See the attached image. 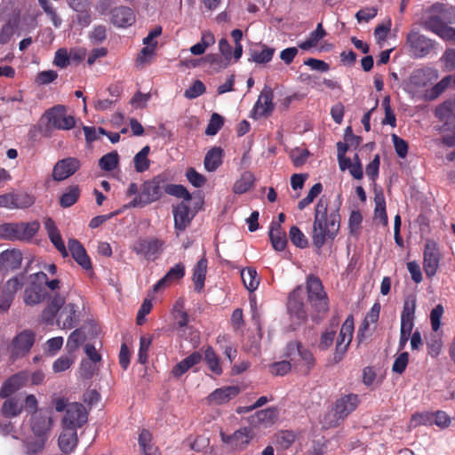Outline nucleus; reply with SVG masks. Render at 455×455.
<instances>
[{
	"label": "nucleus",
	"mask_w": 455,
	"mask_h": 455,
	"mask_svg": "<svg viewBox=\"0 0 455 455\" xmlns=\"http://www.w3.org/2000/svg\"><path fill=\"white\" fill-rule=\"evenodd\" d=\"M251 428L243 427H240L233 434H226L220 431V436L221 442L226 444L233 451H242L247 448L253 438Z\"/></svg>",
	"instance_id": "obj_9"
},
{
	"label": "nucleus",
	"mask_w": 455,
	"mask_h": 455,
	"mask_svg": "<svg viewBox=\"0 0 455 455\" xmlns=\"http://www.w3.org/2000/svg\"><path fill=\"white\" fill-rule=\"evenodd\" d=\"M224 124L223 117L217 114L213 113L211 116L210 122L206 127L205 134L213 136L218 133V132L221 129Z\"/></svg>",
	"instance_id": "obj_62"
},
{
	"label": "nucleus",
	"mask_w": 455,
	"mask_h": 455,
	"mask_svg": "<svg viewBox=\"0 0 455 455\" xmlns=\"http://www.w3.org/2000/svg\"><path fill=\"white\" fill-rule=\"evenodd\" d=\"M359 398L355 394H348L339 398L335 403V415L338 419H344L358 406Z\"/></svg>",
	"instance_id": "obj_20"
},
{
	"label": "nucleus",
	"mask_w": 455,
	"mask_h": 455,
	"mask_svg": "<svg viewBox=\"0 0 455 455\" xmlns=\"http://www.w3.org/2000/svg\"><path fill=\"white\" fill-rule=\"evenodd\" d=\"M354 329V317L349 315L344 321L337 339L335 352L333 355V360L335 363H339L343 359L352 341Z\"/></svg>",
	"instance_id": "obj_11"
},
{
	"label": "nucleus",
	"mask_w": 455,
	"mask_h": 455,
	"mask_svg": "<svg viewBox=\"0 0 455 455\" xmlns=\"http://www.w3.org/2000/svg\"><path fill=\"white\" fill-rule=\"evenodd\" d=\"M433 12L443 13V18L446 22L455 24V7H447L443 4H435L431 6Z\"/></svg>",
	"instance_id": "obj_57"
},
{
	"label": "nucleus",
	"mask_w": 455,
	"mask_h": 455,
	"mask_svg": "<svg viewBox=\"0 0 455 455\" xmlns=\"http://www.w3.org/2000/svg\"><path fill=\"white\" fill-rule=\"evenodd\" d=\"M66 302V297L60 293L53 294L50 297L46 307L42 312V319L51 323L54 320L57 314L59 318L57 320L58 325L62 329H72L76 322L77 307L73 303Z\"/></svg>",
	"instance_id": "obj_2"
},
{
	"label": "nucleus",
	"mask_w": 455,
	"mask_h": 455,
	"mask_svg": "<svg viewBox=\"0 0 455 455\" xmlns=\"http://www.w3.org/2000/svg\"><path fill=\"white\" fill-rule=\"evenodd\" d=\"M215 44V36L211 31H204L201 40L190 47L189 51L193 55H202L206 49Z\"/></svg>",
	"instance_id": "obj_38"
},
{
	"label": "nucleus",
	"mask_w": 455,
	"mask_h": 455,
	"mask_svg": "<svg viewBox=\"0 0 455 455\" xmlns=\"http://www.w3.org/2000/svg\"><path fill=\"white\" fill-rule=\"evenodd\" d=\"M406 44L412 56L424 58L435 50L436 43L419 31L411 29L406 36Z\"/></svg>",
	"instance_id": "obj_6"
},
{
	"label": "nucleus",
	"mask_w": 455,
	"mask_h": 455,
	"mask_svg": "<svg viewBox=\"0 0 455 455\" xmlns=\"http://www.w3.org/2000/svg\"><path fill=\"white\" fill-rule=\"evenodd\" d=\"M111 21L118 28L130 27L135 22V14L130 7H116L111 11Z\"/></svg>",
	"instance_id": "obj_26"
},
{
	"label": "nucleus",
	"mask_w": 455,
	"mask_h": 455,
	"mask_svg": "<svg viewBox=\"0 0 455 455\" xmlns=\"http://www.w3.org/2000/svg\"><path fill=\"white\" fill-rule=\"evenodd\" d=\"M85 340V335L81 329H76L71 332L67 340V348L69 352L76 351Z\"/></svg>",
	"instance_id": "obj_55"
},
{
	"label": "nucleus",
	"mask_w": 455,
	"mask_h": 455,
	"mask_svg": "<svg viewBox=\"0 0 455 455\" xmlns=\"http://www.w3.org/2000/svg\"><path fill=\"white\" fill-rule=\"evenodd\" d=\"M80 196L78 186H70L60 198V204L63 208H68L75 204Z\"/></svg>",
	"instance_id": "obj_47"
},
{
	"label": "nucleus",
	"mask_w": 455,
	"mask_h": 455,
	"mask_svg": "<svg viewBox=\"0 0 455 455\" xmlns=\"http://www.w3.org/2000/svg\"><path fill=\"white\" fill-rule=\"evenodd\" d=\"M22 242H30L39 231L40 223L38 220L30 222H18Z\"/></svg>",
	"instance_id": "obj_40"
},
{
	"label": "nucleus",
	"mask_w": 455,
	"mask_h": 455,
	"mask_svg": "<svg viewBox=\"0 0 455 455\" xmlns=\"http://www.w3.org/2000/svg\"><path fill=\"white\" fill-rule=\"evenodd\" d=\"M21 283L17 277L7 281L5 287L0 294V310L7 311L14 299V294L20 289Z\"/></svg>",
	"instance_id": "obj_27"
},
{
	"label": "nucleus",
	"mask_w": 455,
	"mask_h": 455,
	"mask_svg": "<svg viewBox=\"0 0 455 455\" xmlns=\"http://www.w3.org/2000/svg\"><path fill=\"white\" fill-rule=\"evenodd\" d=\"M206 91L204 84L200 80H195L193 84L185 91L184 96L188 100L196 99Z\"/></svg>",
	"instance_id": "obj_61"
},
{
	"label": "nucleus",
	"mask_w": 455,
	"mask_h": 455,
	"mask_svg": "<svg viewBox=\"0 0 455 455\" xmlns=\"http://www.w3.org/2000/svg\"><path fill=\"white\" fill-rule=\"evenodd\" d=\"M47 437H37L36 439L28 440L25 443L28 455H36L44 449Z\"/></svg>",
	"instance_id": "obj_54"
},
{
	"label": "nucleus",
	"mask_w": 455,
	"mask_h": 455,
	"mask_svg": "<svg viewBox=\"0 0 455 455\" xmlns=\"http://www.w3.org/2000/svg\"><path fill=\"white\" fill-rule=\"evenodd\" d=\"M43 118H45L46 128L48 130H70L75 126V118L70 115H67L66 107L63 105H56L47 109Z\"/></svg>",
	"instance_id": "obj_7"
},
{
	"label": "nucleus",
	"mask_w": 455,
	"mask_h": 455,
	"mask_svg": "<svg viewBox=\"0 0 455 455\" xmlns=\"http://www.w3.org/2000/svg\"><path fill=\"white\" fill-rule=\"evenodd\" d=\"M52 427V419L44 412H36L31 417V429L36 437H47Z\"/></svg>",
	"instance_id": "obj_22"
},
{
	"label": "nucleus",
	"mask_w": 455,
	"mask_h": 455,
	"mask_svg": "<svg viewBox=\"0 0 455 455\" xmlns=\"http://www.w3.org/2000/svg\"><path fill=\"white\" fill-rule=\"evenodd\" d=\"M204 359L208 368L216 375L220 376L222 373V368L220 363V358L212 347H207L204 351Z\"/></svg>",
	"instance_id": "obj_44"
},
{
	"label": "nucleus",
	"mask_w": 455,
	"mask_h": 455,
	"mask_svg": "<svg viewBox=\"0 0 455 455\" xmlns=\"http://www.w3.org/2000/svg\"><path fill=\"white\" fill-rule=\"evenodd\" d=\"M174 217V228L177 235L183 232L191 223L195 214L192 213L190 207L185 202H181L172 210Z\"/></svg>",
	"instance_id": "obj_17"
},
{
	"label": "nucleus",
	"mask_w": 455,
	"mask_h": 455,
	"mask_svg": "<svg viewBox=\"0 0 455 455\" xmlns=\"http://www.w3.org/2000/svg\"><path fill=\"white\" fill-rule=\"evenodd\" d=\"M241 278L246 289L250 291H254L259 284V278L255 268L246 267L241 271Z\"/></svg>",
	"instance_id": "obj_41"
},
{
	"label": "nucleus",
	"mask_w": 455,
	"mask_h": 455,
	"mask_svg": "<svg viewBox=\"0 0 455 455\" xmlns=\"http://www.w3.org/2000/svg\"><path fill=\"white\" fill-rule=\"evenodd\" d=\"M253 182L254 175L251 172H245L234 184L233 191L235 194H243L252 187Z\"/></svg>",
	"instance_id": "obj_46"
},
{
	"label": "nucleus",
	"mask_w": 455,
	"mask_h": 455,
	"mask_svg": "<svg viewBox=\"0 0 455 455\" xmlns=\"http://www.w3.org/2000/svg\"><path fill=\"white\" fill-rule=\"evenodd\" d=\"M30 372L28 371H20L7 378L0 387V398L13 395L21 388L27 387L29 383Z\"/></svg>",
	"instance_id": "obj_15"
},
{
	"label": "nucleus",
	"mask_w": 455,
	"mask_h": 455,
	"mask_svg": "<svg viewBox=\"0 0 455 455\" xmlns=\"http://www.w3.org/2000/svg\"><path fill=\"white\" fill-rule=\"evenodd\" d=\"M291 368H293V365L291 359L289 361L283 360L272 363L269 366V371L275 376H283L291 371Z\"/></svg>",
	"instance_id": "obj_58"
},
{
	"label": "nucleus",
	"mask_w": 455,
	"mask_h": 455,
	"mask_svg": "<svg viewBox=\"0 0 455 455\" xmlns=\"http://www.w3.org/2000/svg\"><path fill=\"white\" fill-rule=\"evenodd\" d=\"M119 164V155L116 151L109 152L99 160V166L101 170L111 172L115 170Z\"/></svg>",
	"instance_id": "obj_48"
},
{
	"label": "nucleus",
	"mask_w": 455,
	"mask_h": 455,
	"mask_svg": "<svg viewBox=\"0 0 455 455\" xmlns=\"http://www.w3.org/2000/svg\"><path fill=\"white\" fill-rule=\"evenodd\" d=\"M202 61L208 63L216 72L227 68L230 64L229 61L225 60L221 55L216 53L207 54L205 57L202 58Z\"/></svg>",
	"instance_id": "obj_50"
},
{
	"label": "nucleus",
	"mask_w": 455,
	"mask_h": 455,
	"mask_svg": "<svg viewBox=\"0 0 455 455\" xmlns=\"http://www.w3.org/2000/svg\"><path fill=\"white\" fill-rule=\"evenodd\" d=\"M81 167V162L76 157H67L59 160L52 170V179L62 181L75 174Z\"/></svg>",
	"instance_id": "obj_16"
},
{
	"label": "nucleus",
	"mask_w": 455,
	"mask_h": 455,
	"mask_svg": "<svg viewBox=\"0 0 455 455\" xmlns=\"http://www.w3.org/2000/svg\"><path fill=\"white\" fill-rule=\"evenodd\" d=\"M307 300L318 315H325L329 309V298L320 278L310 275L307 277Z\"/></svg>",
	"instance_id": "obj_5"
},
{
	"label": "nucleus",
	"mask_w": 455,
	"mask_h": 455,
	"mask_svg": "<svg viewBox=\"0 0 455 455\" xmlns=\"http://www.w3.org/2000/svg\"><path fill=\"white\" fill-rule=\"evenodd\" d=\"M429 12L430 15L423 21L422 25L427 30L440 36L447 26L443 13L433 12L431 8L429 9Z\"/></svg>",
	"instance_id": "obj_34"
},
{
	"label": "nucleus",
	"mask_w": 455,
	"mask_h": 455,
	"mask_svg": "<svg viewBox=\"0 0 455 455\" xmlns=\"http://www.w3.org/2000/svg\"><path fill=\"white\" fill-rule=\"evenodd\" d=\"M36 334L31 330H24L19 332L12 340L9 351L11 358L16 360L25 356L34 346Z\"/></svg>",
	"instance_id": "obj_10"
},
{
	"label": "nucleus",
	"mask_w": 455,
	"mask_h": 455,
	"mask_svg": "<svg viewBox=\"0 0 455 455\" xmlns=\"http://www.w3.org/2000/svg\"><path fill=\"white\" fill-rule=\"evenodd\" d=\"M164 192L170 196H173L178 198H183L186 201L191 200V195L182 185L165 183Z\"/></svg>",
	"instance_id": "obj_52"
},
{
	"label": "nucleus",
	"mask_w": 455,
	"mask_h": 455,
	"mask_svg": "<svg viewBox=\"0 0 455 455\" xmlns=\"http://www.w3.org/2000/svg\"><path fill=\"white\" fill-rule=\"evenodd\" d=\"M435 116L441 122H443V131H448L451 125H455V114L451 101H444L440 104L435 110Z\"/></svg>",
	"instance_id": "obj_29"
},
{
	"label": "nucleus",
	"mask_w": 455,
	"mask_h": 455,
	"mask_svg": "<svg viewBox=\"0 0 455 455\" xmlns=\"http://www.w3.org/2000/svg\"><path fill=\"white\" fill-rule=\"evenodd\" d=\"M323 190V186L321 183H315L307 193V196L301 199L298 204V208L299 210L305 209L307 205H309L315 197H317Z\"/></svg>",
	"instance_id": "obj_59"
},
{
	"label": "nucleus",
	"mask_w": 455,
	"mask_h": 455,
	"mask_svg": "<svg viewBox=\"0 0 455 455\" xmlns=\"http://www.w3.org/2000/svg\"><path fill=\"white\" fill-rule=\"evenodd\" d=\"M285 355L292 362L294 371L301 375H308L316 364L313 353L299 340L286 345Z\"/></svg>",
	"instance_id": "obj_4"
},
{
	"label": "nucleus",
	"mask_w": 455,
	"mask_h": 455,
	"mask_svg": "<svg viewBox=\"0 0 455 455\" xmlns=\"http://www.w3.org/2000/svg\"><path fill=\"white\" fill-rule=\"evenodd\" d=\"M279 411L275 407H268L258 411L249 418L250 424L254 427H269L278 419Z\"/></svg>",
	"instance_id": "obj_18"
},
{
	"label": "nucleus",
	"mask_w": 455,
	"mask_h": 455,
	"mask_svg": "<svg viewBox=\"0 0 455 455\" xmlns=\"http://www.w3.org/2000/svg\"><path fill=\"white\" fill-rule=\"evenodd\" d=\"M18 222L0 225V238L10 241H21Z\"/></svg>",
	"instance_id": "obj_42"
},
{
	"label": "nucleus",
	"mask_w": 455,
	"mask_h": 455,
	"mask_svg": "<svg viewBox=\"0 0 455 455\" xmlns=\"http://www.w3.org/2000/svg\"><path fill=\"white\" fill-rule=\"evenodd\" d=\"M40 6L44 9V12L50 17L55 27H59L61 24V19L57 14L55 9L51 4L49 0H38Z\"/></svg>",
	"instance_id": "obj_63"
},
{
	"label": "nucleus",
	"mask_w": 455,
	"mask_h": 455,
	"mask_svg": "<svg viewBox=\"0 0 455 455\" xmlns=\"http://www.w3.org/2000/svg\"><path fill=\"white\" fill-rule=\"evenodd\" d=\"M432 69L428 68L415 69L409 77V84L413 88L427 86L432 79Z\"/></svg>",
	"instance_id": "obj_37"
},
{
	"label": "nucleus",
	"mask_w": 455,
	"mask_h": 455,
	"mask_svg": "<svg viewBox=\"0 0 455 455\" xmlns=\"http://www.w3.org/2000/svg\"><path fill=\"white\" fill-rule=\"evenodd\" d=\"M273 92L271 89L264 90L258 98L253 108V117L259 118L269 116L274 110Z\"/></svg>",
	"instance_id": "obj_23"
},
{
	"label": "nucleus",
	"mask_w": 455,
	"mask_h": 455,
	"mask_svg": "<svg viewBox=\"0 0 455 455\" xmlns=\"http://www.w3.org/2000/svg\"><path fill=\"white\" fill-rule=\"evenodd\" d=\"M88 414L85 407L80 403H68L66 413L62 419V427L77 429L87 422Z\"/></svg>",
	"instance_id": "obj_12"
},
{
	"label": "nucleus",
	"mask_w": 455,
	"mask_h": 455,
	"mask_svg": "<svg viewBox=\"0 0 455 455\" xmlns=\"http://www.w3.org/2000/svg\"><path fill=\"white\" fill-rule=\"evenodd\" d=\"M207 259L204 256L196 264L193 269L192 280L194 283V289L197 292H201L204 287V282L207 273Z\"/></svg>",
	"instance_id": "obj_35"
},
{
	"label": "nucleus",
	"mask_w": 455,
	"mask_h": 455,
	"mask_svg": "<svg viewBox=\"0 0 455 455\" xmlns=\"http://www.w3.org/2000/svg\"><path fill=\"white\" fill-rule=\"evenodd\" d=\"M68 251L75 261L85 271H92V264L83 244L75 238L68 240Z\"/></svg>",
	"instance_id": "obj_19"
},
{
	"label": "nucleus",
	"mask_w": 455,
	"mask_h": 455,
	"mask_svg": "<svg viewBox=\"0 0 455 455\" xmlns=\"http://www.w3.org/2000/svg\"><path fill=\"white\" fill-rule=\"evenodd\" d=\"M185 275V266L182 263H178L171 267L167 273L158 280L153 286L154 291H158L172 283L181 280Z\"/></svg>",
	"instance_id": "obj_24"
},
{
	"label": "nucleus",
	"mask_w": 455,
	"mask_h": 455,
	"mask_svg": "<svg viewBox=\"0 0 455 455\" xmlns=\"http://www.w3.org/2000/svg\"><path fill=\"white\" fill-rule=\"evenodd\" d=\"M416 306V296L413 294L407 296L403 301L401 318L415 319Z\"/></svg>",
	"instance_id": "obj_51"
},
{
	"label": "nucleus",
	"mask_w": 455,
	"mask_h": 455,
	"mask_svg": "<svg viewBox=\"0 0 455 455\" xmlns=\"http://www.w3.org/2000/svg\"><path fill=\"white\" fill-rule=\"evenodd\" d=\"M444 309L441 304L436 305L430 313L431 327L434 331H437L441 326V319Z\"/></svg>",
	"instance_id": "obj_64"
},
{
	"label": "nucleus",
	"mask_w": 455,
	"mask_h": 455,
	"mask_svg": "<svg viewBox=\"0 0 455 455\" xmlns=\"http://www.w3.org/2000/svg\"><path fill=\"white\" fill-rule=\"evenodd\" d=\"M287 309L297 323H302L307 319V312L303 302V291L300 287L294 289L289 295Z\"/></svg>",
	"instance_id": "obj_14"
},
{
	"label": "nucleus",
	"mask_w": 455,
	"mask_h": 455,
	"mask_svg": "<svg viewBox=\"0 0 455 455\" xmlns=\"http://www.w3.org/2000/svg\"><path fill=\"white\" fill-rule=\"evenodd\" d=\"M35 279L37 280L41 283V285H44L45 289L48 288L49 290L53 291L54 294L58 293L57 291L60 290V284L59 279L49 280L47 275L44 272H38L35 274Z\"/></svg>",
	"instance_id": "obj_60"
},
{
	"label": "nucleus",
	"mask_w": 455,
	"mask_h": 455,
	"mask_svg": "<svg viewBox=\"0 0 455 455\" xmlns=\"http://www.w3.org/2000/svg\"><path fill=\"white\" fill-rule=\"evenodd\" d=\"M164 241L157 237L139 238L132 246V251L148 260L156 259L164 251Z\"/></svg>",
	"instance_id": "obj_8"
},
{
	"label": "nucleus",
	"mask_w": 455,
	"mask_h": 455,
	"mask_svg": "<svg viewBox=\"0 0 455 455\" xmlns=\"http://www.w3.org/2000/svg\"><path fill=\"white\" fill-rule=\"evenodd\" d=\"M47 295L45 287L34 278L25 289L23 299L26 305L36 306L43 302Z\"/></svg>",
	"instance_id": "obj_21"
},
{
	"label": "nucleus",
	"mask_w": 455,
	"mask_h": 455,
	"mask_svg": "<svg viewBox=\"0 0 455 455\" xmlns=\"http://www.w3.org/2000/svg\"><path fill=\"white\" fill-rule=\"evenodd\" d=\"M269 238L275 251H283L287 245L286 233L280 224L272 222L269 230Z\"/></svg>",
	"instance_id": "obj_33"
},
{
	"label": "nucleus",
	"mask_w": 455,
	"mask_h": 455,
	"mask_svg": "<svg viewBox=\"0 0 455 455\" xmlns=\"http://www.w3.org/2000/svg\"><path fill=\"white\" fill-rule=\"evenodd\" d=\"M380 312V304L376 302L371 307V310L367 313L362 326L360 327L357 334V338L361 341L363 337V331L367 330L370 323H375L378 322Z\"/></svg>",
	"instance_id": "obj_43"
},
{
	"label": "nucleus",
	"mask_w": 455,
	"mask_h": 455,
	"mask_svg": "<svg viewBox=\"0 0 455 455\" xmlns=\"http://www.w3.org/2000/svg\"><path fill=\"white\" fill-rule=\"evenodd\" d=\"M426 344L427 354L431 357L435 358L440 355L443 347V341L438 334L433 333L429 337H427L426 339Z\"/></svg>",
	"instance_id": "obj_49"
},
{
	"label": "nucleus",
	"mask_w": 455,
	"mask_h": 455,
	"mask_svg": "<svg viewBox=\"0 0 455 455\" xmlns=\"http://www.w3.org/2000/svg\"><path fill=\"white\" fill-rule=\"evenodd\" d=\"M291 242L297 247L304 249L308 245V240L303 232L297 227L292 226L289 231Z\"/></svg>",
	"instance_id": "obj_53"
},
{
	"label": "nucleus",
	"mask_w": 455,
	"mask_h": 455,
	"mask_svg": "<svg viewBox=\"0 0 455 455\" xmlns=\"http://www.w3.org/2000/svg\"><path fill=\"white\" fill-rule=\"evenodd\" d=\"M0 411L1 415L5 419H13L19 417L24 405L18 396L11 395L4 398Z\"/></svg>",
	"instance_id": "obj_28"
},
{
	"label": "nucleus",
	"mask_w": 455,
	"mask_h": 455,
	"mask_svg": "<svg viewBox=\"0 0 455 455\" xmlns=\"http://www.w3.org/2000/svg\"><path fill=\"white\" fill-rule=\"evenodd\" d=\"M224 152L220 147H213L205 155L204 164L208 172L216 171L223 163Z\"/></svg>",
	"instance_id": "obj_36"
},
{
	"label": "nucleus",
	"mask_w": 455,
	"mask_h": 455,
	"mask_svg": "<svg viewBox=\"0 0 455 455\" xmlns=\"http://www.w3.org/2000/svg\"><path fill=\"white\" fill-rule=\"evenodd\" d=\"M13 194V208L25 209L30 207L35 203L33 196L25 193H12Z\"/></svg>",
	"instance_id": "obj_56"
},
{
	"label": "nucleus",
	"mask_w": 455,
	"mask_h": 455,
	"mask_svg": "<svg viewBox=\"0 0 455 455\" xmlns=\"http://www.w3.org/2000/svg\"><path fill=\"white\" fill-rule=\"evenodd\" d=\"M77 429L63 428L58 439V445L60 451L68 454L72 452L78 443Z\"/></svg>",
	"instance_id": "obj_30"
},
{
	"label": "nucleus",
	"mask_w": 455,
	"mask_h": 455,
	"mask_svg": "<svg viewBox=\"0 0 455 455\" xmlns=\"http://www.w3.org/2000/svg\"><path fill=\"white\" fill-rule=\"evenodd\" d=\"M340 215L339 209L328 213V202L320 198L315 209L312 243L320 250L328 239L334 240L339 230Z\"/></svg>",
	"instance_id": "obj_1"
},
{
	"label": "nucleus",
	"mask_w": 455,
	"mask_h": 455,
	"mask_svg": "<svg viewBox=\"0 0 455 455\" xmlns=\"http://www.w3.org/2000/svg\"><path fill=\"white\" fill-rule=\"evenodd\" d=\"M150 152V147L145 146L141 148L140 152H138L133 158L134 168L137 172H144L148 171L150 167V160L148 159V155Z\"/></svg>",
	"instance_id": "obj_39"
},
{
	"label": "nucleus",
	"mask_w": 455,
	"mask_h": 455,
	"mask_svg": "<svg viewBox=\"0 0 455 455\" xmlns=\"http://www.w3.org/2000/svg\"><path fill=\"white\" fill-rule=\"evenodd\" d=\"M240 388L236 386H228L214 390L210 395L209 400L215 404H223L237 396Z\"/></svg>",
	"instance_id": "obj_31"
},
{
	"label": "nucleus",
	"mask_w": 455,
	"mask_h": 455,
	"mask_svg": "<svg viewBox=\"0 0 455 455\" xmlns=\"http://www.w3.org/2000/svg\"><path fill=\"white\" fill-rule=\"evenodd\" d=\"M375 209L374 218L379 220V221L387 226L388 223V218L386 211V202L382 193L377 194L374 197Z\"/></svg>",
	"instance_id": "obj_45"
},
{
	"label": "nucleus",
	"mask_w": 455,
	"mask_h": 455,
	"mask_svg": "<svg viewBox=\"0 0 455 455\" xmlns=\"http://www.w3.org/2000/svg\"><path fill=\"white\" fill-rule=\"evenodd\" d=\"M168 180L166 173H160L151 180H145L140 186V194L134 196L125 208L144 207L158 201L163 196Z\"/></svg>",
	"instance_id": "obj_3"
},
{
	"label": "nucleus",
	"mask_w": 455,
	"mask_h": 455,
	"mask_svg": "<svg viewBox=\"0 0 455 455\" xmlns=\"http://www.w3.org/2000/svg\"><path fill=\"white\" fill-rule=\"evenodd\" d=\"M275 52V48L269 47L267 44L261 43L255 44L249 49L250 57L248 60L256 64H267L272 60Z\"/></svg>",
	"instance_id": "obj_25"
},
{
	"label": "nucleus",
	"mask_w": 455,
	"mask_h": 455,
	"mask_svg": "<svg viewBox=\"0 0 455 455\" xmlns=\"http://www.w3.org/2000/svg\"><path fill=\"white\" fill-rule=\"evenodd\" d=\"M203 359V355L200 352L196 351L191 355L184 358L182 361L174 365L172 370V373L174 377L180 378L186 373L190 368L198 364Z\"/></svg>",
	"instance_id": "obj_32"
},
{
	"label": "nucleus",
	"mask_w": 455,
	"mask_h": 455,
	"mask_svg": "<svg viewBox=\"0 0 455 455\" xmlns=\"http://www.w3.org/2000/svg\"><path fill=\"white\" fill-rule=\"evenodd\" d=\"M441 260V253L437 244L433 241H427L423 251V269L427 278H433L438 269Z\"/></svg>",
	"instance_id": "obj_13"
}]
</instances>
